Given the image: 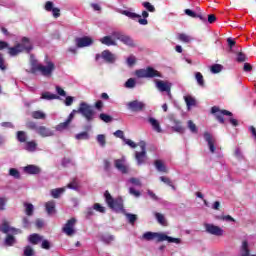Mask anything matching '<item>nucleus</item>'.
<instances>
[{
    "mask_svg": "<svg viewBox=\"0 0 256 256\" xmlns=\"http://www.w3.org/2000/svg\"><path fill=\"white\" fill-rule=\"evenodd\" d=\"M55 71V63L46 59V66L37 64V60L32 61L31 73H40L43 77H51Z\"/></svg>",
    "mask_w": 256,
    "mask_h": 256,
    "instance_id": "nucleus-1",
    "label": "nucleus"
},
{
    "mask_svg": "<svg viewBox=\"0 0 256 256\" xmlns=\"http://www.w3.org/2000/svg\"><path fill=\"white\" fill-rule=\"evenodd\" d=\"M33 50V45H31V41L27 37L22 38V43H18L13 47L8 48V53L11 57H17L19 53H30Z\"/></svg>",
    "mask_w": 256,
    "mask_h": 256,
    "instance_id": "nucleus-2",
    "label": "nucleus"
},
{
    "mask_svg": "<svg viewBox=\"0 0 256 256\" xmlns=\"http://www.w3.org/2000/svg\"><path fill=\"white\" fill-rule=\"evenodd\" d=\"M135 75L138 79H155V77H163L161 72L155 70V68L148 66L146 69H138L135 71Z\"/></svg>",
    "mask_w": 256,
    "mask_h": 256,
    "instance_id": "nucleus-3",
    "label": "nucleus"
},
{
    "mask_svg": "<svg viewBox=\"0 0 256 256\" xmlns=\"http://www.w3.org/2000/svg\"><path fill=\"white\" fill-rule=\"evenodd\" d=\"M78 113H81L82 117L86 119L88 123H91L95 119V110L86 102H81L77 109Z\"/></svg>",
    "mask_w": 256,
    "mask_h": 256,
    "instance_id": "nucleus-4",
    "label": "nucleus"
},
{
    "mask_svg": "<svg viewBox=\"0 0 256 256\" xmlns=\"http://www.w3.org/2000/svg\"><path fill=\"white\" fill-rule=\"evenodd\" d=\"M105 201L110 209L114 211H123V200L122 199H113L111 193L108 190L104 193Z\"/></svg>",
    "mask_w": 256,
    "mask_h": 256,
    "instance_id": "nucleus-5",
    "label": "nucleus"
},
{
    "mask_svg": "<svg viewBox=\"0 0 256 256\" xmlns=\"http://www.w3.org/2000/svg\"><path fill=\"white\" fill-rule=\"evenodd\" d=\"M211 114L214 115L215 119L218 120L222 125L225 124V115L227 117H233V113L228 110H221L219 106H213L211 108Z\"/></svg>",
    "mask_w": 256,
    "mask_h": 256,
    "instance_id": "nucleus-6",
    "label": "nucleus"
},
{
    "mask_svg": "<svg viewBox=\"0 0 256 256\" xmlns=\"http://www.w3.org/2000/svg\"><path fill=\"white\" fill-rule=\"evenodd\" d=\"M143 239L146 241H153V239H156L158 243H161L163 241H169V236L159 232H146L143 234Z\"/></svg>",
    "mask_w": 256,
    "mask_h": 256,
    "instance_id": "nucleus-7",
    "label": "nucleus"
},
{
    "mask_svg": "<svg viewBox=\"0 0 256 256\" xmlns=\"http://www.w3.org/2000/svg\"><path fill=\"white\" fill-rule=\"evenodd\" d=\"M138 145L141 148V152H136L135 158L138 165H143V163H145V159H147V143H145V141H140Z\"/></svg>",
    "mask_w": 256,
    "mask_h": 256,
    "instance_id": "nucleus-8",
    "label": "nucleus"
},
{
    "mask_svg": "<svg viewBox=\"0 0 256 256\" xmlns=\"http://www.w3.org/2000/svg\"><path fill=\"white\" fill-rule=\"evenodd\" d=\"M155 85L158 91H160L161 93H167V95H171V87H173V84L171 82L155 80Z\"/></svg>",
    "mask_w": 256,
    "mask_h": 256,
    "instance_id": "nucleus-9",
    "label": "nucleus"
},
{
    "mask_svg": "<svg viewBox=\"0 0 256 256\" xmlns=\"http://www.w3.org/2000/svg\"><path fill=\"white\" fill-rule=\"evenodd\" d=\"M77 223V219L71 218L69 219L64 227L62 228L63 233L67 235L68 237H72V235H75V225Z\"/></svg>",
    "mask_w": 256,
    "mask_h": 256,
    "instance_id": "nucleus-10",
    "label": "nucleus"
},
{
    "mask_svg": "<svg viewBox=\"0 0 256 256\" xmlns=\"http://www.w3.org/2000/svg\"><path fill=\"white\" fill-rule=\"evenodd\" d=\"M206 232L210 235H215V237H223L224 231L219 226L214 224H205Z\"/></svg>",
    "mask_w": 256,
    "mask_h": 256,
    "instance_id": "nucleus-11",
    "label": "nucleus"
},
{
    "mask_svg": "<svg viewBox=\"0 0 256 256\" xmlns=\"http://www.w3.org/2000/svg\"><path fill=\"white\" fill-rule=\"evenodd\" d=\"M76 46L78 49H82L83 47H89L93 45V39L89 36H84L75 39Z\"/></svg>",
    "mask_w": 256,
    "mask_h": 256,
    "instance_id": "nucleus-12",
    "label": "nucleus"
},
{
    "mask_svg": "<svg viewBox=\"0 0 256 256\" xmlns=\"http://www.w3.org/2000/svg\"><path fill=\"white\" fill-rule=\"evenodd\" d=\"M128 109L134 113H139L145 109V103L139 100H133L128 103Z\"/></svg>",
    "mask_w": 256,
    "mask_h": 256,
    "instance_id": "nucleus-13",
    "label": "nucleus"
},
{
    "mask_svg": "<svg viewBox=\"0 0 256 256\" xmlns=\"http://www.w3.org/2000/svg\"><path fill=\"white\" fill-rule=\"evenodd\" d=\"M45 11L52 12V15L55 19L61 17V9L55 8L53 2L47 1L44 6Z\"/></svg>",
    "mask_w": 256,
    "mask_h": 256,
    "instance_id": "nucleus-14",
    "label": "nucleus"
},
{
    "mask_svg": "<svg viewBox=\"0 0 256 256\" xmlns=\"http://www.w3.org/2000/svg\"><path fill=\"white\" fill-rule=\"evenodd\" d=\"M184 12H185V15H188V17H192V19H200L202 23H207V16L203 15V13L201 12L195 13L191 9H185Z\"/></svg>",
    "mask_w": 256,
    "mask_h": 256,
    "instance_id": "nucleus-15",
    "label": "nucleus"
},
{
    "mask_svg": "<svg viewBox=\"0 0 256 256\" xmlns=\"http://www.w3.org/2000/svg\"><path fill=\"white\" fill-rule=\"evenodd\" d=\"M204 139L208 143L209 151L211 153H215V150L217 149L215 147V139H213V136L209 132L204 133Z\"/></svg>",
    "mask_w": 256,
    "mask_h": 256,
    "instance_id": "nucleus-16",
    "label": "nucleus"
},
{
    "mask_svg": "<svg viewBox=\"0 0 256 256\" xmlns=\"http://www.w3.org/2000/svg\"><path fill=\"white\" fill-rule=\"evenodd\" d=\"M36 133L40 135V137H53L54 133L49 128L45 126L38 127Z\"/></svg>",
    "mask_w": 256,
    "mask_h": 256,
    "instance_id": "nucleus-17",
    "label": "nucleus"
},
{
    "mask_svg": "<svg viewBox=\"0 0 256 256\" xmlns=\"http://www.w3.org/2000/svg\"><path fill=\"white\" fill-rule=\"evenodd\" d=\"M125 160L124 159H117L115 160V167L116 169H118V171H120L123 174H127L129 173V170L127 169V166H125Z\"/></svg>",
    "mask_w": 256,
    "mask_h": 256,
    "instance_id": "nucleus-18",
    "label": "nucleus"
},
{
    "mask_svg": "<svg viewBox=\"0 0 256 256\" xmlns=\"http://www.w3.org/2000/svg\"><path fill=\"white\" fill-rule=\"evenodd\" d=\"M102 59H104V61L106 63H115V55L113 53H111V51L109 50H104L102 51Z\"/></svg>",
    "mask_w": 256,
    "mask_h": 256,
    "instance_id": "nucleus-19",
    "label": "nucleus"
},
{
    "mask_svg": "<svg viewBox=\"0 0 256 256\" xmlns=\"http://www.w3.org/2000/svg\"><path fill=\"white\" fill-rule=\"evenodd\" d=\"M24 171L28 175H39V173H41V168L35 165H27L26 167H24Z\"/></svg>",
    "mask_w": 256,
    "mask_h": 256,
    "instance_id": "nucleus-20",
    "label": "nucleus"
},
{
    "mask_svg": "<svg viewBox=\"0 0 256 256\" xmlns=\"http://www.w3.org/2000/svg\"><path fill=\"white\" fill-rule=\"evenodd\" d=\"M241 256H256L255 254L251 255V250H249V242H247V240L242 242Z\"/></svg>",
    "mask_w": 256,
    "mask_h": 256,
    "instance_id": "nucleus-21",
    "label": "nucleus"
},
{
    "mask_svg": "<svg viewBox=\"0 0 256 256\" xmlns=\"http://www.w3.org/2000/svg\"><path fill=\"white\" fill-rule=\"evenodd\" d=\"M100 43H102V45H106L107 47H111V46H115L117 45V42H115V40H113L112 36H104L100 39Z\"/></svg>",
    "mask_w": 256,
    "mask_h": 256,
    "instance_id": "nucleus-22",
    "label": "nucleus"
},
{
    "mask_svg": "<svg viewBox=\"0 0 256 256\" xmlns=\"http://www.w3.org/2000/svg\"><path fill=\"white\" fill-rule=\"evenodd\" d=\"M28 241L32 245H39V243H41V241H43V236H41L37 233H34L29 236Z\"/></svg>",
    "mask_w": 256,
    "mask_h": 256,
    "instance_id": "nucleus-23",
    "label": "nucleus"
},
{
    "mask_svg": "<svg viewBox=\"0 0 256 256\" xmlns=\"http://www.w3.org/2000/svg\"><path fill=\"white\" fill-rule=\"evenodd\" d=\"M148 122L152 126L153 130L156 131V133H162L161 124H159V121L157 119L151 117L148 119Z\"/></svg>",
    "mask_w": 256,
    "mask_h": 256,
    "instance_id": "nucleus-24",
    "label": "nucleus"
},
{
    "mask_svg": "<svg viewBox=\"0 0 256 256\" xmlns=\"http://www.w3.org/2000/svg\"><path fill=\"white\" fill-rule=\"evenodd\" d=\"M24 149L25 151H29L30 153L37 151V142H35V140L26 142Z\"/></svg>",
    "mask_w": 256,
    "mask_h": 256,
    "instance_id": "nucleus-25",
    "label": "nucleus"
},
{
    "mask_svg": "<svg viewBox=\"0 0 256 256\" xmlns=\"http://www.w3.org/2000/svg\"><path fill=\"white\" fill-rule=\"evenodd\" d=\"M154 165H155L157 171H159L160 173H168L169 172V170H167V167L161 160H155Z\"/></svg>",
    "mask_w": 256,
    "mask_h": 256,
    "instance_id": "nucleus-26",
    "label": "nucleus"
},
{
    "mask_svg": "<svg viewBox=\"0 0 256 256\" xmlns=\"http://www.w3.org/2000/svg\"><path fill=\"white\" fill-rule=\"evenodd\" d=\"M63 193H65V188H56L50 191V195L53 199H59Z\"/></svg>",
    "mask_w": 256,
    "mask_h": 256,
    "instance_id": "nucleus-27",
    "label": "nucleus"
},
{
    "mask_svg": "<svg viewBox=\"0 0 256 256\" xmlns=\"http://www.w3.org/2000/svg\"><path fill=\"white\" fill-rule=\"evenodd\" d=\"M45 209L49 215H53L56 211L55 210V201L51 200V201L46 202Z\"/></svg>",
    "mask_w": 256,
    "mask_h": 256,
    "instance_id": "nucleus-28",
    "label": "nucleus"
},
{
    "mask_svg": "<svg viewBox=\"0 0 256 256\" xmlns=\"http://www.w3.org/2000/svg\"><path fill=\"white\" fill-rule=\"evenodd\" d=\"M120 41L121 43H124V45H128V47H135V42L133 41V38H131V36H127L124 34Z\"/></svg>",
    "mask_w": 256,
    "mask_h": 256,
    "instance_id": "nucleus-29",
    "label": "nucleus"
},
{
    "mask_svg": "<svg viewBox=\"0 0 256 256\" xmlns=\"http://www.w3.org/2000/svg\"><path fill=\"white\" fill-rule=\"evenodd\" d=\"M16 139L19 143H26L27 142V132L25 131H18L16 133Z\"/></svg>",
    "mask_w": 256,
    "mask_h": 256,
    "instance_id": "nucleus-30",
    "label": "nucleus"
},
{
    "mask_svg": "<svg viewBox=\"0 0 256 256\" xmlns=\"http://www.w3.org/2000/svg\"><path fill=\"white\" fill-rule=\"evenodd\" d=\"M172 129L176 133H185V128L181 125V121L179 120H174V126H172Z\"/></svg>",
    "mask_w": 256,
    "mask_h": 256,
    "instance_id": "nucleus-31",
    "label": "nucleus"
},
{
    "mask_svg": "<svg viewBox=\"0 0 256 256\" xmlns=\"http://www.w3.org/2000/svg\"><path fill=\"white\" fill-rule=\"evenodd\" d=\"M15 243H16L15 237L11 234H8L4 240V244L6 245V247H13Z\"/></svg>",
    "mask_w": 256,
    "mask_h": 256,
    "instance_id": "nucleus-32",
    "label": "nucleus"
},
{
    "mask_svg": "<svg viewBox=\"0 0 256 256\" xmlns=\"http://www.w3.org/2000/svg\"><path fill=\"white\" fill-rule=\"evenodd\" d=\"M122 15H125L129 19H141V15H139V14H137L135 12H131L129 10H123L122 11Z\"/></svg>",
    "mask_w": 256,
    "mask_h": 256,
    "instance_id": "nucleus-33",
    "label": "nucleus"
},
{
    "mask_svg": "<svg viewBox=\"0 0 256 256\" xmlns=\"http://www.w3.org/2000/svg\"><path fill=\"white\" fill-rule=\"evenodd\" d=\"M184 100L188 109H191V107H195L196 101H195V98H193V96H189V95L184 96Z\"/></svg>",
    "mask_w": 256,
    "mask_h": 256,
    "instance_id": "nucleus-34",
    "label": "nucleus"
},
{
    "mask_svg": "<svg viewBox=\"0 0 256 256\" xmlns=\"http://www.w3.org/2000/svg\"><path fill=\"white\" fill-rule=\"evenodd\" d=\"M1 231H2V233H5V234H7V233H9V232H11V233H17V229H15V228H10V227H9V223H7V222H4V223L2 224Z\"/></svg>",
    "mask_w": 256,
    "mask_h": 256,
    "instance_id": "nucleus-35",
    "label": "nucleus"
},
{
    "mask_svg": "<svg viewBox=\"0 0 256 256\" xmlns=\"http://www.w3.org/2000/svg\"><path fill=\"white\" fill-rule=\"evenodd\" d=\"M179 41H182V43H191L193 41V38L185 33L178 34Z\"/></svg>",
    "mask_w": 256,
    "mask_h": 256,
    "instance_id": "nucleus-36",
    "label": "nucleus"
},
{
    "mask_svg": "<svg viewBox=\"0 0 256 256\" xmlns=\"http://www.w3.org/2000/svg\"><path fill=\"white\" fill-rule=\"evenodd\" d=\"M160 181H162V183H165V185H168V187H171V189H173V191H175L177 189L175 187V185H173V181H171V179L169 177L161 176Z\"/></svg>",
    "mask_w": 256,
    "mask_h": 256,
    "instance_id": "nucleus-37",
    "label": "nucleus"
},
{
    "mask_svg": "<svg viewBox=\"0 0 256 256\" xmlns=\"http://www.w3.org/2000/svg\"><path fill=\"white\" fill-rule=\"evenodd\" d=\"M41 99H46L47 101H51L53 99H59V96H57V94H52L50 92H44L41 95Z\"/></svg>",
    "mask_w": 256,
    "mask_h": 256,
    "instance_id": "nucleus-38",
    "label": "nucleus"
},
{
    "mask_svg": "<svg viewBox=\"0 0 256 256\" xmlns=\"http://www.w3.org/2000/svg\"><path fill=\"white\" fill-rule=\"evenodd\" d=\"M24 207H25V213L26 215H28V217H31L33 215V211H34V207H33V204L31 203H27V202H24Z\"/></svg>",
    "mask_w": 256,
    "mask_h": 256,
    "instance_id": "nucleus-39",
    "label": "nucleus"
},
{
    "mask_svg": "<svg viewBox=\"0 0 256 256\" xmlns=\"http://www.w3.org/2000/svg\"><path fill=\"white\" fill-rule=\"evenodd\" d=\"M195 79L200 87H205V79L203 78V74H201V72L195 73Z\"/></svg>",
    "mask_w": 256,
    "mask_h": 256,
    "instance_id": "nucleus-40",
    "label": "nucleus"
},
{
    "mask_svg": "<svg viewBox=\"0 0 256 256\" xmlns=\"http://www.w3.org/2000/svg\"><path fill=\"white\" fill-rule=\"evenodd\" d=\"M75 139H77V141H87V140H89V133L88 132H80L75 135Z\"/></svg>",
    "mask_w": 256,
    "mask_h": 256,
    "instance_id": "nucleus-41",
    "label": "nucleus"
},
{
    "mask_svg": "<svg viewBox=\"0 0 256 256\" xmlns=\"http://www.w3.org/2000/svg\"><path fill=\"white\" fill-rule=\"evenodd\" d=\"M46 117H47V115L41 110H37V111L32 112V118L33 119H45Z\"/></svg>",
    "mask_w": 256,
    "mask_h": 256,
    "instance_id": "nucleus-42",
    "label": "nucleus"
},
{
    "mask_svg": "<svg viewBox=\"0 0 256 256\" xmlns=\"http://www.w3.org/2000/svg\"><path fill=\"white\" fill-rule=\"evenodd\" d=\"M142 17L143 18H138V23L140 24V25H147V23H149L148 21H147V17H149V12H147V11H143L142 12Z\"/></svg>",
    "mask_w": 256,
    "mask_h": 256,
    "instance_id": "nucleus-43",
    "label": "nucleus"
},
{
    "mask_svg": "<svg viewBox=\"0 0 256 256\" xmlns=\"http://www.w3.org/2000/svg\"><path fill=\"white\" fill-rule=\"evenodd\" d=\"M69 125H71V123L67 122V120L65 122H62L60 124H58L55 129L56 131H65V129H69Z\"/></svg>",
    "mask_w": 256,
    "mask_h": 256,
    "instance_id": "nucleus-44",
    "label": "nucleus"
},
{
    "mask_svg": "<svg viewBox=\"0 0 256 256\" xmlns=\"http://www.w3.org/2000/svg\"><path fill=\"white\" fill-rule=\"evenodd\" d=\"M155 218L157 219L160 225H167V220H165V216L163 214L156 212Z\"/></svg>",
    "mask_w": 256,
    "mask_h": 256,
    "instance_id": "nucleus-45",
    "label": "nucleus"
},
{
    "mask_svg": "<svg viewBox=\"0 0 256 256\" xmlns=\"http://www.w3.org/2000/svg\"><path fill=\"white\" fill-rule=\"evenodd\" d=\"M135 85H137V82L135 81V78H129L125 82L124 87H126V89H133V88H135Z\"/></svg>",
    "mask_w": 256,
    "mask_h": 256,
    "instance_id": "nucleus-46",
    "label": "nucleus"
},
{
    "mask_svg": "<svg viewBox=\"0 0 256 256\" xmlns=\"http://www.w3.org/2000/svg\"><path fill=\"white\" fill-rule=\"evenodd\" d=\"M97 142L99 143L100 147H105L107 145V139L105 138L104 134L97 135Z\"/></svg>",
    "mask_w": 256,
    "mask_h": 256,
    "instance_id": "nucleus-47",
    "label": "nucleus"
},
{
    "mask_svg": "<svg viewBox=\"0 0 256 256\" xmlns=\"http://www.w3.org/2000/svg\"><path fill=\"white\" fill-rule=\"evenodd\" d=\"M247 55H245V53L243 52H238L236 55V61L237 63H245V61H247Z\"/></svg>",
    "mask_w": 256,
    "mask_h": 256,
    "instance_id": "nucleus-48",
    "label": "nucleus"
},
{
    "mask_svg": "<svg viewBox=\"0 0 256 256\" xmlns=\"http://www.w3.org/2000/svg\"><path fill=\"white\" fill-rule=\"evenodd\" d=\"M210 71L214 74L221 73V71H223V65L214 64L211 66Z\"/></svg>",
    "mask_w": 256,
    "mask_h": 256,
    "instance_id": "nucleus-49",
    "label": "nucleus"
},
{
    "mask_svg": "<svg viewBox=\"0 0 256 256\" xmlns=\"http://www.w3.org/2000/svg\"><path fill=\"white\" fill-rule=\"evenodd\" d=\"M9 175L11 177H14V179H21V173L19 172V170L15 169V168L9 169Z\"/></svg>",
    "mask_w": 256,
    "mask_h": 256,
    "instance_id": "nucleus-50",
    "label": "nucleus"
},
{
    "mask_svg": "<svg viewBox=\"0 0 256 256\" xmlns=\"http://www.w3.org/2000/svg\"><path fill=\"white\" fill-rule=\"evenodd\" d=\"M99 119H101V121H104V123H111V121H113V117L105 113H101L99 115Z\"/></svg>",
    "mask_w": 256,
    "mask_h": 256,
    "instance_id": "nucleus-51",
    "label": "nucleus"
},
{
    "mask_svg": "<svg viewBox=\"0 0 256 256\" xmlns=\"http://www.w3.org/2000/svg\"><path fill=\"white\" fill-rule=\"evenodd\" d=\"M34 255H35V251L31 246H26L24 248V256H34Z\"/></svg>",
    "mask_w": 256,
    "mask_h": 256,
    "instance_id": "nucleus-52",
    "label": "nucleus"
},
{
    "mask_svg": "<svg viewBox=\"0 0 256 256\" xmlns=\"http://www.w3.org/2000/svg\"><path fill=\"white\" fill-rule=\"evenodd\" d=\"M188 129L191 131V133H198L197 125H195L192 120L188 121Z\"/></svg>",
    "mask_w": 256,
    "mask_h": 256,
    "instance_id": "nucleus-53",
    "label": "nucleus"
},
{
    "mask_svg": "<svg viewBox=\"0 0 256 256\" xmlns=\"http://www.w3.org/2000/svg\"><path fill=\"white\" fill-rule=\"evenodd\" d=\"M26 127H27V129H30L32 131H37V129H39V127H37V123H35L33 121H28L26 123Z\"/></svg>",
    "mask_w": 256,
    "mask_h": 256,
    "instance_id": "nucleus-54",
    "label": "nucleus"
},
{
    "mask_svg": "<svg viewBox=\"0 0 256 256\" xmlns=\"http://www.w3.org/2000/svg\"><path fill=\"white\" fill-rule=\"evenodd\" d=\"M126 217L130 223V225H135V221H137V215L135 214H126Z\"/></svg>",
    "mask_w": 256,
    "mask_h": 256,
    "instance_id": "nucleus-55",
    "label": "nucleus"
},
{
    "mask_svg": "<svg viewBox=\"0 0 256 256\" xmlns=\"http://www.w3.org/2000/svg\"><path fill=\"white\" fill-rule=\"evenodd\" d=\"M94 211H97L98 213H105V207L101 206L99 203H95L93 205Z\"/></svg>",
    "mask_w": 256,
    "mask_h": 256,
    "instance_id": "nucleus-56",
    "label": "nucleus"
},
{
    "mask_svg": "<svg viewBox=\"0 0 256 256\" xmlns=\"http://www.w3.org/2000/svg\"><path fill=\"white\" fill-rule=\"evenodd\" d=\"M143 7H145V9L150 13H155V6L151 5L149 2H144Z\"/></svg>",
    "mask_w": 256,
    "mask_h": 256,
    "instance_id": "nucleus-57",
    "label": "nucleus"
},
{
    "mask_svg": "<svg viewBox=\"0 0 256 256\" xmlns=\"http://www.w3.org/2000/svg\"><path fill=\"white\" fill-rule=\"evenodd\" d=\"M114 136L118 137V139H122V141H125V133L123 132V130H117L116 132H114Z\"/></svg>",
    "mask_w": 256,
    "mask_h": 256,
    "instance_id": "nucleus-58",
    "label": "nucleus"
},
{
    "mask_svg": "<svg viewBox=\"0 0 256 256\" xmlns=\"http://www.w3.org/2000/svg\"><path fill=\"white\" fill-rule=\"evenodd\" d=\"M123 33L122 32H118V31H114L112 32V37L114 39H117L118 41H121V39H123Z\"/></svg>",
    "mask_w": 256,
    "mask_h": 256,
    "instance_id": "nucleus-59",
    "label": "nucleus"
},
{
    "mask_svg": "<svg viewBox=\"0 0 256 256\" xmlns=\"http://www.w3.org/2000/svg\"><path fill=\"white\" fill-rule=\"evenodd\" d=\"M217 219H219L220 221H232V222H235V218H232L231 215L218 216Z\"/></svg>",
    "mask_w": 256,
    "mask_h": 256,
    "instance_id": "nucleus-60",
    "label": "nucleus"
},
{
    "mask_svg": "<svg viewBox=\"0 0 256 256\" xmlns=\"http://www.w3.org/2000/svg\"><path fill=\"white\" fill-rule=\"evenodd\" d=\"M136 62H137V60L135 59V56H129L127 58V65L129 67H133Z\"/></svg>",
    "mask_w": 256,
    "mask_h": 256,
    "instance_id": "nucleus-61",
    "label": "nucleus"
},
{
    "mask_svg": "<svg viewBox=\"0 0 256 256\" xmlns=\"http://www.w3.org/2000/svg\"><path fill=\"white\" fill-rule=\"evenodd\" d=\"M114 239L115 237H113V235H107L102 237V241H104V243H107V244L113 242Z\"/></svg>",
    "mask_w": 256,
    "mask_h": 256,
    "instance_id": "nucleus-62",
    "label": "nucleus"
},
{
    "mask_svg": "<svg viewBox=\"0 0 256 256\" xmlns=\"http://www.w3.org/2000/svg\"><path fill=\"white\" fill-rule=\"evenodd\" d=\"M68 189H73L74 191H77L79 188V185L77 184V181H72L67 185Z\"/></svg>",
    "mask_w": 256,
    "mask_h": 256,
    "instance_id": "nucleus-63",
    "label": "nucleus"
},
{
    "mask_svg": "<svg viewBox=\"0 0 256 256\" xmlns=\"http://www.w3.org/2000/svg\"><path fill=\"white\" fill-rule=\"evenodd\" d=\"M215 21H217V16H215V14H210L208 15V19L206 18V22L213 24L215 23Z\"/></svg>",
    "mask_w": 256,
    "mask_h": 256,
    "instance_id": "nucleus-64",
    "label": "nucleus"
}]
</instances>
